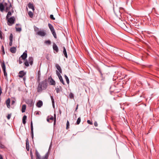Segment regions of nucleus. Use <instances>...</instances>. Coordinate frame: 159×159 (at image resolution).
I'll use <instances>...</instances> for the list:
<instances>
[{"instance_id": "1", "label": "nucleus", "mask_w": 159, "mask_h": 159, "mask_svg": "<svg viewBox=\"0 0 159 159\" xmlns=\"http://www.w3.org/2000/svg\"><path fill=\"white\" fill-rule=\"evenodd\" d=\"M48 86V83L47 79L39 82L37 87V92H40L43 90L46 89Z\"/></svg>"}, {"instance_id": "2", "label": "nucleus", "mask_w": 159, "mask_h": 159, "mask_svg": "<svg viewBox=\"0 0 159 159\" xmlns=\"http://www.w3.org/2000/svg\"><path fill=\"white\" fill-rule=\"evenodd\" d=\"M35 154L36 159H48L49 155V153L48 152H47L45 155L43 156L41 158V157L39 153L37 150L36 151Z\"/></svg>"}, {"instance_id": "3", "label": "nucleus", "mask_w": 159, "mask_h": 159, "mask_svg": "<svg viewBox=\"0 0 159 159\" xmlns=\"http://www.w3.org/2000/svg\"><path fill=\"white\" fill-rule=\"evenodd\" d=\"M7 20V24L8 25H12L15 23V21L16 20V19L14 16H12L10 18H8V19H6Z\"/></svg>"}, {"instance_id": "4", "label": "nucleus", "mask_w": 159, "mask_h": 159, "mask_svg": "<svg viewBox=\"0 0 159 159\" xmlns=\"http://www.w3.org/2000/svg\"><path fill=\"white\" fill-rule=\"evenodd\" d=\"M48 81L51 85H55L56 84L55 81L52 78L51 76L48 77Z\"/></svg>"}, {"instance_id": "5", "label": "nucleus", "mask_w": 159, "mask_h": 159, "mask_svg": "<svg viewBox=\"0 0 159 159\" xmlns=\"http://www.w3.org/2000/svg\"><path fill=\"white\" fill-rule=\"evenodd\" d=\"M9 5H7V3H4V5L6 6L5 8V11L7 12L8 11H9L11 9V7H12V5L11 3L10 2H9Z\"/></svg>"}, {"instance_id": "6", "label": "nucleus", "mask_w": 159, "mask_h": 159, "mask_svg": "<svg viewBox=\"0 0 159 159\" xmlns=\"http://www.w3.org/2000/svg\"><path fill=\"white\" fill-rule=\"evenodd\" d=\"M26 103L30 107H33L34 102L32 99H28L26 101Z\"/></svg>"}, {"instance_id": "7", "label": "nucleus", "mask_w": 159, "mask_h": 159, "mask_svg": "<svg viewBox=\"0 0 159 159\" xmlns=\"http://www.w3.org/2000/svg\"><path fill=\"white\" fill-rule=\"evenodd\" d=\"M56 73L57 75L58 76L59 79L60 80L61 82L63 84H65V83H64V81L63 80L61 76V75L60 73H59L58 71L57 70L56 71Z\"/></svg>"}, {"instance_id": "8", "label": "nucleus", "mask_w": 159, "mask_h": 159, "mask_svg": "<svg viewBox=\"0 0 159 159\" xmlns=\"http://www.w3.org/2000/svg\"><path fill=\"white\" fill-rule=\"evenodd\" d=\"M37 34L41 36H44L46 34V33L43 31H39L37 32Z\"/></svg>"}, {"instance_id": "9", "label": "nucleus", "mask_w": 159, "mask_h": 159, "mask_svg": "<svg viewBox=\"0 0 159 159\" xmlns=\"http://www.w3.org/2000/svg\"><path fill=\"white\" fill-rule=\"evenodd\" d=\"M22 59L25 60L27 57V51H25L24 52L22 55L20 57Z\"/></svg>"}, {"instance_id": "10", "label": "nucleus", "mask_w": 159, "mask_h": 159, "mask_svg": "<svg viewBox=\"0 0 159 159\" xmlns=\"http://www.w3.org/2000/svg\"><path fill=\"white\" fill-rule=\"evenodd\" d=\"M30 126H31V137L32 139L34 137V132H33V123L32 121L30 123Z\"/></svg>"}, {"instance_id": "11", "label": "nucleus", "mask_w": 159, "mask_h": 159, "mask_svg": "<svg viewBox=\"0 0 159 159\" xmlns=\"http://www.w3.org/2000/svg\"><path fill=\"white\" fill-rule=\"evenodd\" d=\"M53 48L54 51L56 52L57 53L58 52V47L55 43H53Z\"/></svg>"}, {"instance_id": "12", "label": "nucleus", "mask_w": 159, "mask_h": 159, "mask_svg": "<svg viewBox=\"0 0 159 159\" xmlns=\"http://www.w3.org/2000/svg\"><path fill=\"white\" fill-rule=\"evenodd\" d=\"M19 77L20 78H22L25 75L26 73L24 71L22 70L19 72Z\"/></svg>"}, {"instance_id": "13", "label": "nucleus", "mask_w": 159, "mask_h": 159, "mask_svg": "<svg viewBox=\"0 0 159 159\" xmlns=\"http://www.w3.org/2000/svg\"><path fill=\"white\" fill-rule=\"evenodd\" d=\"M28 7L30 9H31L34 11V8L33 4L29 2L28 4Z\"/></svg>"}, {"instance_id": "14", "label": "nucleus", "mask_w": 159, "mask_h": 159, "mask_svg": "<svg viewBox=\"0 0 159 159\" xmlns=\"http://www.w3.org/2000/svg\"><path fill=\"white\" fill-rule=\"evenodd\" d=\"M10 98H8L6 101V103L7 107L8 108H10Z\"/></svg>"}, {"instance_id": "15", "label": "nucleus", "mask_w": 159, "mask_h": 159, "mask_svg": "<svg viewBox=\"0 0 159 159\" xmlns=\"http://www.w3.org/2000/svg\"><path fill=\"white\" fill-rule=\"evenodd\" d=\"M43 105V103L42 101L39 100V101L36 104V106L38 107H41Z\"/></svg>"}, {"instance_id": "16", "label": "nucleus", "mask_w": 159, "mask_h": 159, "mask_svg": "<svg viewBox=\"0 0 159 159\" xmlns=\"http://www.w3.org/2000/svg\"><path fill=\"white\" fill-rule=\"evenodd\" d=\"M33 58L32 57H30L28 58V61L29 63L31 65H32L33 63Z\"/></svg>"}, {"instance_id": "17", "label": "nucleus", "mask_w": 159, "mask_h": 159, "mask_svg": "<svg viewBox=\"0 0 159 159\" xmlns=\"http://www.w3.org/2000/svg\"><path fill=\"white\" fill-rule=\"evenodd\" d=\"M26 147L27 151H29V140L28 139H27L26 140Z\"/></svg>"}, {"instance_id": "18", "label": "nucleus", "mask_w": 159, "mask_h": 159, "mask_svg": "<svg viewBox=\"0 0 159 159\" xmlns=\"http://www.w3.org/2000/svg\"><path fill=\"white\" fill-rule=\"evenodd\" d=\"M56 67L57 69L59 70V73H62V71L61 70V69L60 67V66H59V65L57 64H56Z\"/></svg>"}, {"instance_id": "19", "label": "nucleus", "mask_w": 159, "mask_h": 159, "mask_svg": "<svg viewBox=\"0 0 159 159\" xmlns=\"http://www.w3.org/2000/svg\"><path fill=\"white\" fill-rule=\"evenodd\" d=\"M10 50L11 53H14L16 52V47H13L10 48Z\"/></svg>"}, {"instance_id": "20", "label": "nucleus", "mask_w": 159, "mask_h": 159, "mask_svg": "<svg viewBox=\"0 0 159 159\" xmlns=\"http://www.w3.org/2000/svg\"><path fill=\"white\" fill-rule=\"evenodd\" d=\"M57 93H59L60 91L62 90V88L61 86H57L55 89Z\"/></svg>"}, {"instance_id": "21", "label": "nucleus", "mask_w": 159, "mask_h": 159, "mask_svg": "<svg viewBox=\"0 0 159 159\" xmlns=\"http://www.w3.org/2000/svg\"><path fill=\"white\" fill-rule=\"evenodd\" d=\"M63 53L64 55V56L66 58H67L68 56H67V55L66 50L65 48L64 47H63Z\"/></svg>"}, {"instance_id": "22", "label": "nucleus", "mask_w": 159, "mask_h": 159, "mask_svg": "<svg viewBox=\"0 0 159 159\" xmlns=\"http://www.w3.org/2000/svg\"><path fill=\"white\" fill-rule=\"evenodd\" d=\"M4 9V6L3 4L2 3H0V11L3 12Z\"/></svg>"}, {"instance_id": "23", "label": "nucleus", "mask_w": 159, "mask_h": 159, "mask_svg": "<svg viewBox=\"0 0 159 159\" xmlns=\"http://www.w3.org/2000/svg\"><path fill=\"white\" fill-rule=\"evenodd\" d=\"M1 65L3 71L6 70V66L4 62L1 63Z\"/></svg>"}, {"instance_id": "24", "label": "nucleus", "mask_w": 159, "mask_h": 159, "mask_svg": "<svg viewBox=\"0 0 159 159\" xmlns=\"http://www.w3.org/2000/svg\"><path fill=\"white\" fill-rule=\"evenodd\" d=\"M26 106L25 105H23L21 107V111L22 113L24 112L26 109Z\"/></svg>"}, {"instance_id": "25", "label": "nucleus", "mask_w": 159, "mask_h": 159, "mask_svg": "<svg viewBox=\"0 0 159 159\" xmlns=\"http://www.w3.org/2000/svg\"><path fill=\"white\" fill-rule=\"evenodd\" d=\"M48 26L50 29V30L51 31L54 30L53 26L51 24L49 23L48 24Z\"/></svg>"}, {"instance_id": "26", "label": "nucleus", "mask_w": 159, "mask_h": 159, "mask_svg": "<svg viewBox=\"0 0 159 159\" xmlns=\"http://www.w3.org/2000/svg\"><path fill=\"white\" fill-rule=\"evenodd\" d=\"M27 119V116L25 115H24L23 117L22 122L24 124H25L26 123V120Z\"/></svg>"}, {"instance_id": "27", "label": "nucleus", "mask_w": 159, "mask_h": 159, "mask_svg": "<svg viewBox=\"0 0 159 159\" xmlns=\"http://www.w3.org/2000/svg\"><path fill=\"white\" fill-rule=\"evenodd\" d=\"M6 148L5 146L2 144L1 142H0V148L2 149Z\"/></svg>"}, {"instance_id": "28", "label": "nucleus", "mask_w": 159, "mask_h": 159, "mask_svg": "<svg viewBox=\"0 0 159 159\" xmlns=\"http://www.w3.org/2000/svg\"><path fill=\"white\" fill-rule=\"evenodd\" d=\"M51 32L52 35H53L54 38L55 39H56L57 38V35H56V33L55 30L53 31H52Z\"/></svg>"}, {"instance_id": "29", "label": "nucleus", "mask_w": 159, "mask_h": 159, "mask_svg": "<svg viewBox=\"0 0 159 159\" xmlns=\"http://www.w3.org/2000/svg\"><path fill=\"white\" fill-rule=\"evenodd\" d=\"M19 24H16V26L18 25ZM16 31H17L20 32L21 30V27H17L16 26Z\"/></svg>"}, {"instance_id": "30", "label": "nucleus", "mask_w": 159, "mask_h": 159, "mask_svg": "<svg viewBox=\"0 0 159 159\" xmlns=\"http://www.w3.org/2000/svg\"><path fill=\"white\" fill-rule=\"evenodd\" d=\"M100 75L101 77V80L104 81L105 79V77L104 76V74L102 73H101V74H100Z\"/></svg>"}, {"instance_id": "31", "label": "nucleus", "mask_w": 159, "mask_h": 159, "mask_svg": "<svg viewBox=\"0 0 159 159\" xmlns=\"http://www.w3.org/2000/svg\"><path fill=\"white\" fill-rule=\"evenodd\" d=\"M24 65L26 67H28L29 66V62L27 60H25L24 62Z\"/></svg>"}, {"instance_id": "32", "label": "nucleus", "mask_w": 159, "mask_h": 159, "mask_svg": "<svg viewBox=\"0 0 159 159\" xmlns=\"http://www.w3.org/2000/svg\"><path fill=\"white\" fill-rule=\"evenodd\" d=\"M52 100V105L53 107H54V100L53 99V96H50Z\"/></svg>"}, {"instance_id": "33", "label": "nucleus", "mask_w": 159, "mask_h": 159, "mask_svg": "<svg viewBox=\"0 0 159 159\" xmlns=\"http://www.w3.org/2000/svg\"><path fill=\"white\" fill-rule=\"evenodd\" d=\"M81 121V118L80 117H79L76 122V125H79Z\"/></svg>"}, {"instance_id": "34", "label": "nucleus", "mask_w": 159, "mask_h": 159, "mask_svg": "<svg viewBox=\"0 0 159 159\" xmlns=\"http://www.w3.org/2000/svg\"><path fill=\"white\" fill-rule=\"evenodd\" d=\"M11 15V12L9 11L8 12L7 15L6 16V19H8V18H9V17Z\"/></svg>"}, {"instance_id": "35", "label": "nucleus", "mask_w": 159, "mask_h": 159, "mask_svg": "<svg viewBox=\"0 0 159 159\" xmlns=\"http://www.w3.org/2000/svg\"><path fill=\"white\" fill-rule=\"evenodd\" d=\"M23 59H22V58L20 57L19 59L18 60H17V61H18L19 63V64H21L22 63V60Z\"/></svg>"}, {"instance_id": "36", "label": "nucleus", "mask_w": 159, "mask_h": 159, "mask_svg": "<svg viewBox=\"0 0 159 159\" xmlns=\"http://www.w3.org/2000/svg\"><path fill=\"white\" fill-rule=\"evenodd\" d=\"M29 16L31 18H32L33 16V13L31 11H29L28 13Z\"/></svg>"}, {"instance_id": "37", "label": "nucleus", "mask_w": 159, "mask_h": 159, "mask_svg": "<svg viewBox=\"0 0 159 159\" xmlns=\"http://www.w3.org/2000/svg\"><path fill=\"white\" fill-rule=\"evenodd\" d=\"M64 76H65V79H66V80L67 83L68 84H69V79L68 77L66 75H65Z\"/></svg>"}, {"instance_id": "38", "label": "nucleus", "mask_w": 159, "mask_h": 159, "mask_svg": "<svg viewBox=\"0 0 159 159\" xmlns=\"http://www.w3.org/2000/svg\"><path fill=\"white\" fill-rule=\"evenodd\" d=\"M44 43L50 45L51 44V41L50 40H46L44 42Z\"/></svg>"}, {"instance_id": "39", "label": "nucleus", "mask_w": 159, "mask_h": 159, "mask_svg": "<svg viewBox=\"0 0 159 159\" xmlns=\"http://www.w3.org/2000/svg\"><path fill=\"white\" fill-rule=\"evenodd\" d=\"M69 96L70 98L71 99H73L74 98V94L71 93H70L69 94Z\"/></svg>"}, {"instance_id": "40", "label": "nucleus", "mask_w": 159, "mask_h": 159, "mask_svg": "<svg viewBox=\"0 0 159 159\" xmlns=\"http://www.w3.org/2000/svg\"><path fill=\"white\" fill-rule=\"evenodd\" d=\"M66 125V129H68L69 128V126H70L69 122L68 120H67V121Z\"/></svg>"}, {"instance_id": "41", "label": "nucleus", "mask_w": 159, "mask_h": 159, "mask_svg": "<svg viewBox=\"0 0 159 159\" xmlns=\"http://www.w3.org/2000/svg\"><path fill=\"white\" fill-rule=\"evenodd\" d=\"M9 40H13V35L12 33H11L10 34L9 36Z\"/></svg>"}, {"instance_id": "42", "label": "nucleus", "mask_w": 159, "mask_h": 159, "mask_svg": "<svg viewBox=\"0 0 159 159\" xmlns=\"http://www.w3.org/2000/svg\"><path fill=\"white\" fill-rule=\"evenodd\" d=\"M50 18L52 20H55V18L52 15H50Z\"/></svg>"}, {"instance_id": "43", "label": "nucleus", "mask_w": 159, "mask_h": 159, "mask_svg": "<svg viewBox=\"0 0 159 159\" xmlns=\"http://www.w3.org/2000/svg\"><path fill=\"white\" fill-rule=\"evenodd\" d=\"M49 118L50 120H54V118L52 116H49Z\"/></svg>"}, {"instance_id": "44", "label": "nucleus", "mask_w": 159, "mask_h": 159, "mask_svg": "<svg viewBox=\"0 0 159 159\" xmlns=\"http://www.w3.org/2000/svg\"><path fill=\"white\" fill-rule=\"evenodd\" d=\"M11 114H8L7 116V119L8 120H9L11 117Z\"/></svg>"}, {"instance_id": "45", "label": "nucleus", "mask_w": 159, "mask_h": 159, "mask_svg": "<svg viewBox=\"0 0 159 159\" xmlns=\"http://www.w3.org/2000/svg\"><path fill=\"white\" fill-rule=\"evenodd\" d=\"M4 72V75L5 76H7V73L6 72V70L3 71Z\"/></svg>"}, {"instance_id": "46", "label": "nucleus", "mask_w": 159, "mask_h": 159, "mask_svg": "<svg viewBox=\"0 0 159 159\" xmlns=\"http://www.w3.org/2000/svg\"><path fill=\"white\" fill-rule=\"evenodd\" d=\"M38 77H40L41 73L40 70L38 72Z\"/></svg>"}, {"instance_id": "47", "label": "nucleus", "mask_w": 159, "mask_h": 159, "mask_svg": "<svg viewBox=\"0 0 159 159\" xmlns=\"http://www.w3.org/2000/svg\"><path fill=\"white\" fill-rule=\"evenodd\" d=\"M2 51L3 52V54H4L5 52H4V47H3V46H2Z\"/></svg>"}, {"instance_id": "48", "label": "nucleus", "mask_w": 159, "mask_h": 159, "mask_svg": "<svg viewBox=\"0 0 159 159\" xmlns=\"http://www.w3.org/2000/svg\"><path fill=\"white\" fill-rule=\"evenodd\" d=\"M2 31L0 30V38L1 39H2Z\"/></svg>"}, {"instance_id": "49", "label": "nucleus", "mask_w": 159, "mask_h": 159, "mask_svg": "<svg viewBox=\"0 0 159 159\" xmlns=\"http://www.w3.org/2000/svg\"><path fill=\"white\" fill-rule=\"evenodd\" d=\"M87 123L89 124L92 125L93 124L92 122H91L90 120H88L87 121Z\"/></svg>"}, {"instance_id": "50", "label": "nucleus", "mask_w": 159, "mask_h": 159, "mask_svg": "<svg viewBox=\"0 0 159 159\" xmlns=\"http://www.w3.org/2000/svg\"><path fill=\"white\" fill-rule=\"evenodd\" d=\"M12 41H13V40H10L9 45L11 46L12 45Z\"/></svg>"}, {"instance_id": "51", "label": "nucleus", "mask_w": 159, "mask_h": 159, "mask_svg": "<svg viewBox=\"0 0 159 159\" xmlns=\"http://www.w3.org/2000/svg\"><path fill=\"white\" fill-rule=\"evenodd\" d=\"M94 125L95 127H97L98 126V123L97 121H95L94 122Z\"/></svg>"}, {"instance_id": "52", "label": "nucleus", "mask_w": 159, "mask_h": 159, "mask_svg": "<svg viewBox=\"0 0 159 159\" xmlns=\"http://www.w3.org/2000/svg\"><path fill=\"white\" fill-rule=\"evenodd\" d=\"M56 119L55 118V119H54V126L56 125Z\"/></svg>"}, {"instance_id": "53", "label": "nucleus", "mask_w": 159, "mask_h": 159, "mask_svg": "<svg viewBox=\"0 0 159 159\" xmlns=\"http://www.w3.org/2000/svg\"><path fill=\"white\" fill-rule=\"evenodd\" d=\"M49 116H48L47 117V121L48 122H50V121H49Z\"/></svg>"}, {"instance_id": "54", "label": "nucleus", "mask_w": 159, "mask_h": 159, "mask_svg": "<svg viewBox=\"0 0 159 159\" xmlns=\"http://www.w3.org/2000/svg\"><path fill=\"white\" fill-rule=\"evenodd\" d=\"M98 70L99 72L100 73V74H101V73H102V72L101 70L100 69H98Z\"/></svg>"}, {"instance_id": "55", "label": "nucleus", "mask_w": 159, "mask_h": 159, "mask_svg": "<svg viewBox=\"0 0 159 159\" xmlns=\"http://www.w3.org/2000/svg\"><path fill=\"white\" fill-rule=\"evenodd\" d=\"M15 103V101L14 100H13L11 102V104L13 105Z\"/></svg>"}, {"instance_id": "56", "label": "nucleus", "mask_w": 159, "mask_h": 159, "mask_svg": "<svg viewBox=\"0 0 159 159\" xmlns=\"http://www.w3.org/2000/svg\"><path fill=\"white\" fill-rule=\"evenodd\" d=\"M30 155H31V158H33V155L32 153L31 152H30Z\"/></svg>"}, {"instance_id": "57", "label": "nucleus", "mask_w": 159, "mask_h": 159, "mask_svg": "<svg viewBox=\"0 0 159 159\" xmlns=\"http://www.w3.org/2000/svg\"><path fill=\"white\" fill-rule=\"evenodd\" d=\"M56 114H54V119H55V118L56 119Z\"/></svg>"}, {"instance_id": "58", "label": "nucleus", "mask_w": 159, "mask_h": 159, "mask_svg": "<svg viewBox=\"0 0 159 159\" xmlns=\"http://www.w3.org/2000/svg\"><path fill=\"white\" fill-rule=\"evenodd\" d=\"M78 104L77 106V107L76 108V109H75V111H76L78 109Z\"/></svg>"}, {"instance_id": "59", "label": "nucleus", "mask_w": 159, "mask_h": 159, "mask_svg": "<svg viewBox=\"0 0 159 159\" xmlns=\"http://www.w3.org/2000/svg\"><path fill=\"white\" fill-rule=\"evenodd\" d=\"M40 80V77H38V81L39 82Z\"/></svg>"}, {"instance_id": "60", "label": "nucleus", "mask_w": 159, "mask_h": 159, "mask_svg": "<svg viewBox=\"0 0 159 159\" xmlns=\"http://www.w3.org/2000/svg\"><path fill=\"white\" fill-rule=\"evenodd\" d=\"M0 159H3L1 155H0Z\"/></svg>"}, {"instance_id": "61", "label": "nucleus", "mask_w": 159, "mask_h": 159, "mask_svg": "<svg viewBox=\"0 0 159 159\" xmlns=\"http://www.w3.org/2000/svg\"><path fill=\"white\" fill-rule=\"evenodd\" d=\"M36 115H39V112H38L36 113Z\"/></svg>"}, {"instance_id": "62", "label": "nucleus", "mask_w": 159, "mask_h": 159, "mask_svg": "<svg viewBox=\"0 0 159 159\" xmlns=\"http://www.w3.org/2000/svg\"><path fill=\"white\" fill-rule=\"evenodd\" d=\"M152 66V65H149V66H148V67H149V68H150V67H151Z\"/></svg>"}, {"instance_id": "63", "label": "nucleus", "mask_w": 159, "mask_h": 159, "mask_svg": "<svg viewBox=\"0 0 159 159\" xmlns=\"http://www.w3.org/2000/svg\"><path fill=\"white\" fill-rule=\"evenodd\" d=\"M11 12L12 13H13L14 12V10H13L12 9V10H11Z\"/></svg>"}, {"instance_id": "64", "label": "nucleus", "mask_w": 159, "mask_h": 159, "mask_svg": "<svg viewBox=\"0 0 159 159\" xmlns=\"http://www.w3.org/2000/svg\"><path fill=\"white\" fill-rule=\"evenodd\" d=\"M23 80H25V78H23Z\"/></svg>"}]
</instances>
